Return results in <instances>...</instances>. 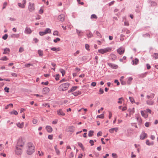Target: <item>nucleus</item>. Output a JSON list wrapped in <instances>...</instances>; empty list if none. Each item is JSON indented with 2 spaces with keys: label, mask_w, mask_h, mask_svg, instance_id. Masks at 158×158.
Returning a JSON list of instances; mask_svg holds the SVG:
<instances>
[{
  "label": "nucleus",
  "mask_w": 158,
  "mask_h": 158,
  "mask_svg": "<svg viewBox=\"0 0 158 158\" xmlns=\"http://www.w3.org/2000/svg\"><path fill=\"white\" fill-rule=\"evenodd\" d=\"M146 144L149 146L152 145H153V143H151L149 142V140H147L146 141Z\"/></svg>",
  "instance_id": "58836bf2"
},
{
  "label": "nucleus",
  "mask_w": 158,
  "mask_h": 158,
  "mask_svg": "<svg viewBox=\"0 0 158 158\" xmlns=\"http://www.w3.org/2000/svg\"><path fill=\"white\" fill-rule=\"evenodd\" d=\"M35 148L33 143L31 142H29L27 143L26 153L29 155H31L33 154L35 152Z\"/></svg>",
  "instance_id": "f257e3e1"
},
{
  "label": "nucleus",
  "mask_w": 158,
  "mask_h": 158,
  "mask_svg": "<svg viewBox=\"0 0 158 158\" xmlns=\"http://www.w3.org/2000/svg\"><path fill=\"white\" fill-rule=\"evenodd\" d=\"M96 118H104V115L103 114H102L100 115H98L97 116Z\"/></svg>",
  "instance_id": "c03bdc74"
},
{
  "label": "nucleus",
  "mask_w": 158,
  "mask_h": 158,
  "mask_svg": "<svg viewBox=\"0 0 158 158\" xmlns=\"http://www.w3.org/2000/svg\"><path fill=\"white\" fill-rule=\"evenodd\" d=\"M128 111L130 113V114H132L134 112V108H132V109H129L128 110Z\"/></svg>",
  "instance_id": "4c0bfd02"
},
{
  "label": "nucleus",
  "mask_w": 158,
  "mask_h": 158,
  "mask_svg": "<svg viewBox=\"0 0 158 158\" xmlns=\"http://www.w3.org/2000/svg\"><path fill=\"white\" fill-rule=\"evenodd\" d=\"M60 72L62 73V76H64L65 74V70H64L63 69H60L59 70Z\"/></svg>",
  "instance_id": "72a5a7b5"
},
{
  "label": "nucleus",
  "mask_w": 158,
  "mask_h": 158,
  "mask_svg": "<svg viewBox=\"0 0 158 158\" xmlns=\"http://www.w3.org/2000/svg\"><path fill=\"white\" fill-rule=\"evenodd\" d=\"M65 18L64 15V14H61L59 15L58 17V19L60 21L63 22L64 21Z\"/></svg>",
  "instance_id": "9d476101"
},
{
  "label": "nucleus",
  "mask_w": 158,
  "mask_h": 158,
  "mask_svg": "<svg viewBox=\"0 0 158 158\" xmlns=\"http://www.w3.org/2000/svg\"><path fill=\"white\" fill-rule=\"evenodd\" d=\"M94 131H93L90 130L89 131L88 136L89 137L92 136L93 135Z\"/></svg>",
  "instance_id": "473e14b6"
},
{
  "label": "nucleus",
  "mask_w": 158,
  "mask_h": 158,
  "mask_svg": "<svg viewBox=\"0 0 158 158\" xmlns=\"http://www.w3.org/2000/svg\"><path fill=\"white\" fill-rule=\"evenodd\" d=\"M46 34V33L44 31H40L39 32V34L41 36H43Z\"/></svg>",
  "instance_id": "3c124183"
},
{
  "label": "nucleus",
  "mask_w": 158,
  "mask_h": 158,
  "mask_svg": "<svg viewBox=\"0 0 158 158\" xmlns=\"http://www.w3.org/2000/svg\"><path fill=\"white\" fill-rule=\"evenodd\" d=\"M25 66L26 67H29L30 66H33V64L30 63H28L25 64Z\"/></svg>",
  "instance_id": "5fc2aeb1"
},
{
  "label": "nucleus",
  "mask_w": 158,
  "mask_h": 158,
  "mask_svg": "<svg viewBox=\"0 0 158 158\" xmlns=\"http://www.w3.org/2000/svg\"><path fill=\"white\" fill-rule=\"evenodd\" d=\"M50 91V89L49 88L46 87L43 88V92L44 94H46L47 93L49 92Z\"/></svg>",
  "instance_id": "ddd939ff"
},
{
  "label": "nucleus",
  "mask_w": 158,
  "mask_h": 158,
  "mask_svg": "<svg viewBox=\"0 0 158 158\" xmlns=\"http://www.w3.org/2000/svg\"><path fill=\"white\" fill-rule=\"evenodd\" d=\"M141 115L144 118H146L147 117V115L146 113L143 111V110H141Z\"/></svg>",
  "instance_id": "2f4dec72"
},
{
  "label": "nucleus",
  "mask_w": 158,
  "mask_h": 158,
  "mask_svg": "<svg viewBox=\"0 0 158 158\" xmlns=\"http://www.w3.org/2000/svg\"><path fill=\"white\" fill-rule=\"evenodd\" d=\"M110 57L112 60H115L117 58L116 56L113 53H111L110 54Z\"/></svg>",
  "instance_id": "6ab92c4d"
},
{
  "label": "nucleus",
  "mask_w": 158,
  "mask_h": 158,
  "mask_svg": "<svg viewBox=\"0 0 158 158\" xmlns=\"http://www.w3.org/2000/svg\"><path fill=\"white\" fill-rule=\"evenodd\" d=\"M89 45H88V44H86L85 45V49L87 50H89Z\"/></svg>",
  "instance_id": "680f3d73"
},
{
  "label": "nucleus",
  "mask_w": 158,
  "mask_h": 158,
  "mask_svg": "<svg viewBox=\"0 0 158 158\" xmlns=\"http://www.w3.org/2000/svg\"><path fill=\"white\" fill-rule=\"evenodd\" d=\"M10 114H15V115H17L18 114V112L15 110H13L10 112Z\"/></svg>",
  "instance_id": "f704fd0d"
},
{
  "label": "nucleus",
  "mask_w": 158,
  "mask_h": 158,
  "mask_svg": "<svg viewBox=\"0 0 158 158\" xmlns=\"http://www.w3.org/2000/svg\"><path fill=\"white\" fill-rule=\"evenodd\" d=\"M147 134L144 132H142L140 136V139H141L143 140L146 137Z\"/></svg>",
  "instance_id": "9b49d317"
},
{
  "label": "nucleus",
  "mask_w": 158,
  "mask_h": 158,
  "mask_svg": "<svg viewBox=\"0 0 158 158\" xmlns=\"http://www.w3.org/2000/svg\"><path fill=\"white\" fill-rule=\"evenodd\" d=\"M112 156L113 158H117V155L115 153H112Z\"/></svg>",
  "instance_id": "052dcab7"
},
{
  "label": "nucleus",
  "mask_w": 158,
  "mask_h": 158,
  "mask_svg": "<svg viewBox=\"0 0 158 158\" xmlns=\"http://www.w3.org/2000/svg\"><path fill=\"white\" fill-rule=\"evenodd\" d=\"M9 88L7 87H6L4 88V90L7 93H9Z\"/></svg>",
  "instance_id": "bf43d9fd"
},
{
  "label": "nucleus",
  "mask_w": 158,
  "mask_h": 158,
  "mask_svg": "<svg viewBox=\"0 0 158 158\" xmlns=\"http://www.w3.org/2000/svg\"><path fill=\"white\" fill-rule=\"evenodd\" d=\"M18 5L20 7L22 8H23L25 7V5L23 4H21L20 3H18Z\"/></svg>",
  "instance_id": "a18cd8bd"
},
{
  "label": "nucleus",
  "mask_w": 158,
  "mask_h": 158,
  "mask_svg": "<svg viewBox=\"0 0 158 158\" xmlns=\"http://www.w3.org/2000/svg\"><path fill=\"white\" fill-rule=\"evenodd\" d=\"M53 35H58V31H54L53 33Z\"/></svg>",
  "instance_id": "6e6d98bb"
},
{
  "label": "nucleus",
  "mask_w": 158,
  "mask_h": 158,
  "mask_svg": "<svg viewBox=\"0 0 158 158\" xmlns=\"http://www.w3.org/2000/svg\"><path fill=\"white\" fill-rule=\"evenodd\" d=\"M49 83V82L48 81H47L45 82H41V84L43 85H48Z\"/></svg>",
  "instance_id": "e2e57ef3"
},
{
  "label": "nucleus",
  "mask_w": 158,
  "mask_h": 158,
  "mask_svg": "<svg viewBox=\"0 0 158 158\" xmlns=\"http://www.w3.org/2000/svg\"><path fill=\"white\" fill-rule=\"evenodd\" d=\"M38 53L40 57L42 56L43 55V51L40 49L38 50Z\"/></svg>",
  "instance_id": "c85d7f7f"
},
{
  "label": "nucleus",
  "mask_w": 158,
  "mask_h": 158,
  "mask_svg": "<svg viewBox=\"0 0 158 158\" xmlns=\"http://www.w3.org/2000/svg\"><path fill=\"white\" fill-rule=\"evenodd\" d=\"M70 84L66 82L60 85L59 87V90L60 91H63L67 90Z\"/></svg>",
  "instance_id": "f03ea898"
},
{
  "label": "nucleus",
  "mask_w": 158,
  "mask_h": 158,
  "mask_svg": "<svg viewBox=\"0 0 158 158\" xmlns=\"http://www.w3.org/2000/svg\"><path fill=\"white\" fill-rule=\"evenodd\" d=\"M24 123L22 122L21 123H16V125L19 128H22L24 126Z\"/></svg>",
  "instance_id": "f3484780"
},
{
  "label": "nucleus",
  "mask_w": 158,
  "mask_h": 158,
  "mask_svg": "<svg viewBox=\"0 0 158 158\" xmlns=\"http://www.w3.org/2000/svg\"><path fill=\"white\" fill-rule=\"evenodd\" d=\"M77 86H73L71 88L70 90L68 91V93H70L71 92H73L77 89Z\"/></svg>",
  "instance_id": "dca6fc26"
},
{
  "label": "nucleus",
  "mask_w": 158,
  "mask_h": 158,
  "mask_svg": "<svg viewBox=\"0 0 158 158\" xmlns=\"http://www.w3.org/2000/svg\"><path fill=\"white\" fill-rule=\"evenodd\" d=\"M76 32L77 34L79 36H81L82 35V33L81 30H78L76 29Z\"/></svg>",
  "instance_id": "c756f323"
},
{
  "label": "nucleus",
  "mask_w": 158,
  "mask_h": 158,
  "mask_svg": "<svg viewBox=\"0 0 158 158\" xmlns=\"http://www.w3.org/2000/svg\"><path fill=\"white\" fill-rule=\"evenodd\" d=\"M10 52V50L9 48H6L4 49V52H3V54H6L8 52Z\"/></svg>",
  "instance_id": "393cba45"
},
{
  "label": "nucleus",
  "mask_w": 158,
  "mask_h": 158,
  "mask_svg": "<svg viewBox=\"0 0 158 158\" xmlns=\"http://www.w3.org/2000/svg\"><path fill=\"white\" fill-rule=\"evenodd\" d=\"M107 65L112 69H116L118 68V65L112 63H107Z\"/></svg>",
  "instance_id": "6e6552de"
},
{
  "label": "nucleus",
  "mask_w": 158,
  "mask_h": 158,
  "mask_svg": "<svg viewBox=\"0 0 158 158\" xmlns=\"http://www.w3.org/2000/svg\"><path fill=\"white\" fill-rule=\"evenodd\" d=\"M8 35L7 34H5L4 35L2 36V38L4 40H6L8 37Z\"/></svg>",
  "instance_id": "603ef678"
},
{
  "label": "nucleus",
  "mask_w": 158,
  "mask_h": 158,
  "mask_svg": "<svg viewBox=\"0 0 158 158\" xmlns=\"http://www.w3.org/2000/svg\"><path fill=\"white\" fill-rule=\"evenodd\" d=\"M51 65L53 67V68H51V69H53L54 71H55V67L56 65V64L54 63H51Z\"/></svg>",
  "instance_id": "de8ad7c7"
},
{
  "label": "nucleus",
  "mask_w": 158,
  "mask_h": 158,
  "mask_svg": "<svg viewBox=\"0 0 158 158\" xmlns=\"http://www.w3.org/2000/svg\"><path fill=\"white\" fill-rule=\"evenodd\" d=\"M60 40V39L59 38L57 37L56 39L53 40V41L54 43H57L58 41H59Z\"/></svg>",
  "instance_id": "09e8293b"
},
{
  "label": "nucleus",
  "mask_w": 158,
  "mask_h": 158,
  "mask_svg": "<svg viewBox=\"0 0 158 158\" xmlns=\"http://www.w3.org/2000/svg\"><path fill=\"white\" fill-rule=\"evenodd\" d=\"M20 36V35L19 34H12L11 35V37L12 38H19Z\"/></svg>",
  "instance_id": "5701e85b"
},
{
  "label": "nucleus",
  "mask_w": 158,
  "mask_h": 158,
  "mask_svg": "<svg viewBox=\"0 0 158 158\" xmlns=\"http://www.w3.org/2000/svg\"><path fill=\"white\" fill-rule=\"evenodd\" d=\"M73 156H74V155H73V152H71L69 155V158H72L73 157Z\"/></svg>",
  "instance_id": "774afa93"
},
{
  "label": "nucleus",
  "mask_w": 158,
  "mask_h": 158,
  "mask_svg": "<svg viewBox=\"0 0 158 158\" xmlns=\"http://www.w3.org/2000/svg\"><path fill=\"white\" fill-rule=\"evenodd\" d=\"M44 31L46 34L48 33H51V30L49 28H46Z\"/></svg>",
  "instance_id": "e433bc0d"
},
{
  "label": "nucleus",
  "mask_w": 158,
  "mask_h": 158,
  "mask_svg": "<svg viewBox=\"0 0 158 158\" xmlns=\"http://www.w3.org/2000/svg\"><path fill=\"white\" fill-rule=\"evenodd\" d=\"M129 99H130V101L132 103H133L134 101V100L133 98L129 97Z\"/></svg>",
  "instance_id": "338daca9"
},
{
  "label": "nucleus",
  "mask_w": 158,
  "mask_h": 158,
  "mask_svg": "<svg viewBox=\"0 0 158 158\" xmlns=\"http://www.w3.org/2000/svg\"><path fill=\"white\" fill-rule=\"evenodd\" d=\"M15 154L18 155H21L23 152L22 149L19 147L17 146H15Z\"/></svg>",
  "instance_id": "39448f33"
},
{
  "label": "nucleus",
  "mask_w": 158,
  "mask_h": 158,
  "mask_svg": "<svg viewBox=\"0 0 158 158\" xmlns=\"http://www.w3.org/2000/svg\"><path fill=\"white\" fill-rule=\"evenodd\" d=\"M8 59L7 57L6 56H4L3 57H2L1 59H0V60H8Z\"/></svg>",
  "instance_id": "79ce46f5"
},
{
  "label": "nucleus",
  "mask_w": 158,
  "mask_h": 158,
  "mask_svg": "<svg viewBox=\"0 0 158 158\" xmlns=\"http://www.w3.org/2000/svg\"><path fill=\"white\" fill-rule=\"evenodd\" d=\"M24 143L23 141L22 138H19L17 141V142L15 146L23 147L24 146Z\"/></svg>",
  "instance_id": "20e7f679"
},
{
  "label": "nucleus",
  "mask_w": 158,
  "mask_h": 158,
  "mask_svg": "<svg viewBox=\"0 0 158 158\" xmlns=\"http://www.w3.org/2000/svg\"><path fill=\"white\" fill-rule=\"evenodd\" d=\"M75 127L73 126H71L69 127L66 130V131L73 133L74 132Z\"/></svg>",
  "instance_id": "1a4fd4ad"
},
{
  "label": "nucleus",
  "mask_w": 158,
  "mask_h": 158,
  "mask_svg": "<svg viewBox=\"0 0 158 158\" xmlns=\"http://www.w3.org/2000/svg\"><path fill=\"white\" fill-rule=\"evenodd\" d=\"M149 3L151 6H155L157 5L156 3L154 1H149Z\"/></svg>",
  "instance_id": "bb28decb"
},
{
  "label": "nucleus",
  "mask_w": 158,
  "mask_h": 158,
  "mask_svg": "<svg viewBox=\"0 0 158 158\" xmlns=\"http://www.w3.org/2000/svg\"><path fill=\"white\" fill-rule=\"evenodd\" d=\"M24 32L27 34H30L31 33V31L30 28L26 27L25 30Z\"/></svg>",
  "instance_id": "2eb2a0df"
},
{
  "label": "nucleus",
  "mask_w": 158,
  "mask_h": 158,
  "mask_svg": "<svg viewBox=\"0 0 158 158\" xmlns=\"http://www.w3.org/2000/svg\"><path fill=\"white\" fill-rule=\"evenodd\" d=\"M57 114L59 115L64 116L65 113L63 112L61 109H60L57 111Z\"/></svg>",
  "instance_id": "f8f14e48"
},
{
  "label": "nucleus",
  "mask_w": 158,
  "mask_h": 158,
  "mask_svg": "<svg viewBox=\"0 0 158 158\" xmlns=\"http://www.w3.org/2000/svg\"><path fill=\"white\" fill-rule=\"evenodd\" d=\"M50 49H51V50H52V51H55L56 52L60 51V48L59 47L57 48H56L55 47L51 48H50Z\"/></svg>",
  "instance_id": "b1692460"
},
{
  "label": "nucleus",
  "mask_w": 158,
  "mask_h": 158,
  "mask_svg": "<svg viewBox=\"0 0 158 158\" xmlns=\"http://www.w3.org/2000/svg\"><path fill=\"white\" fill-rule=\"evenodd\" d=\"M139 61V60L137 58H135V59L132 60L133 64L137 65L138 64Z\"/></svg>",
  "instance_id": "a878e982"
},
{
  "label": "nucleus",
  "mask_w": 158,
  "mask_h": 158,
  "mask_svg": "<svg viewBox=\"0 0 158 158\" xmlns=\"http://www.w3.org/2000/svg\"><path fill=\"white\" fill-rule=\"evenodd\" d=\"M86 31L88 32L89 33L87 34V36L88 38H90L93 36V35L92 33L89 30H86Z\"/></svg>",
  "instance_id": "aec40b11"
},
{
  "label": "nucleus",
  "mask_w": 158,
  "mask_h": 158,
  "mask_svg": "<svg viewBox=\"0 0 158 158\" xmlns=\"http://www.w3.org/2000/svg\"><path fill=\"white\" fill-rule=\"evenodd\" d=\"M45 129L48 133H51L52 131V128L50 126H47L45 127Z\"/></svg>",
  "instance_id": "4468645a"
},
{
  "label": "nucleus",
  "mask_w": 158,
  "mask_h": 158,
  "mask_svg": "<svg viewBox=\"0 0 158 158\" xmlns=\"http://www.w3.org/2000/svg\"><path fill=\"white\" fill-rule=\"evenodd\" d=\"M90 18L91 19H96L98 18V17L96 15L94 14L91 15Z\"/></svg>",
  "instance_id": "a19ab883"
},
{
  "label": "nucleus",
  "mask_w": 158,
  "mask_h": 158,
  "mask_svg": "<svg viewBox=\"0 0 158 158\" xmlns=\"http://www.w3.org/2000/svg\"><path fill=\"white\" fill-rule=\"evenodd\" d=\"M77 144H78V145L82 149H84V148L83 146V144H82V143L80 142H78L77 143Z\"/></svg>",
  "instance_id": "37998d69"
},
{
  "label": "nucleus",
  "mask_w": 158,
  "mask_h": 158,
  "mask_svg": "<svg viewBox=\"0 0 158 158\" xmlns=\"http://www.w3.org/2000/svg\"><path fill=\"white\" fill-rule=\"evenodd\" d=\"M95 59L96 64L97 65L98 63V56H96L95 57Z\"/></svg>",
  "instance_id": "864d4df0"
},
{
  "label": "nucleus",
  "mask_w": 158,
  "mask_h": 158,
  "mask_svg": "<svg viewBox=\"0 0 158 158\" xmlns=\"http://www.w3.org/2000/svg\"><path fill=\"white\" fill-rule=\"evenodd\" d=\"M127 84L128 85H130L131 82L133 80V78L131 77H129L127 78Z\"/></svg>",
  "instance_id": "a211bd4d"
},
{
  "label": "nucleus",
  "mask_w": 158,
  "mask_h": 158,
  "mask_svg": "<svg viewBox=\"0 0 158 158\" xmlns=\"http://www.w3.org/2000/svg\"><path fill=\"white\" fill-rule=\"evenodd\" d=\"M136 119L139 122V123H141L142 122V120L140 117L139 116H136Z\"/></svg>",
  "instance_id": "c9c22d12"
},
{
  "label": "nucleus",
  "mask_w": 158,
  "mask_h": 158,
  "mask_svg": "<svg viewBox=\"0 0 158 158\" xmlns=\"http://www.w3.org/2000/svg\"><path fill=\"white\" fill-rule=\"evenodd\" d=\"M146 102L147 104L148 105H152L154 104L153 101L152 100H148Z\"/></svg>",
  "instance_id": "7c9ffc66"
},
{
  "label": "nucleus",
  "mask_w": 158,
  "mask_h": 158,
  "mask_svg": "<svg viewBox=\"0 0 158 158\" xmlns=\"http://www.w3.org/2000/svg\"><path fill=\"white\" fill-rule=\"evenodd\" d=\"M153 57L155 59H157L158 58V53H154L153 55Z\"/></svg>",
  "instance_id": "ea45409f"
},
{
  "label": "nucleus",
  "mask_w": 158,
  "mask_h": 158,
  "mask_svg": "<svg viewBox=\"0 0 158 158\" xmlns=\"http://www.w3.org/2000/svg\"><path fill=\"white\" fill-rule=\"evenodd\" d=\"M81 94V93L80 91H76L74 93H72V94L73 95L75 96H77L78 95H80Z\"/></svg>",
  "instance_id": "4be33fe9"
},
{
  "label": "nucleus",
  "mask_w": 158,
  "mask_h": 158,
  "mask_svg": "<svg viewBox=\"0 0 158 158\" xmlns=\"http://www.w3.org/2000/svg\"><path fill=\"white\" fill-rule=\"evenodd\" d=\"M115 129L116 130V132H117V131L118 130V129L117 127L109 129V131L110 133H112L114 132Z\"/></svg>",
  "instance_id": "cd10ccee"
},
{
  "label": "nucleus",
  "mask_w": 158,
  "mask_h": 158,
  "mask_svg": "<svg viewBox=\"0 0 158 158\" xmlns=\"http://www.w3.org/2000/svg\"><path fill=\"white\" fill-rule=\"evenodd\" d=\"M59 74H56L55 76V79L56 81H58L59 79Z\"/></svg>",
  "instance_id": "0e129e2a"
},
{
  "label": "nucleus",
  "mask_w": 158,
  "mask_h": 158,
  "mask_svg": "<svg viewBox=\"0 0 158 158\" xmlns=\"http://www.w3.org/2000/svg\"><path fill=\"white\" fill-rule=\"evenodd\" d=\"M147 73V72H146L143 73H142L139 74V77L141 78H143L146 76Z\"/></svg>",
  "instance_id": "412c9836"
},
{
  "label": "nucleus",
  "mask_w": 158,
  "mask_h": 158,
  "mask_svg": "<svg viewBox=\"0 0 158 158\" xmlns=\"http://www.w3.org/2000/svg\"><path fill=\"white\" fill-rule=\"evenodd\" d=\"M28 9L30 12H31L35 10V5L34 3H32L31 2L29 3Z\"/></svg>",
  "instance_id": "423d86ee"
},
{
  "label": "nucleus",
  "mask_w": 158,
  "mask_h": 158,
  "mask_svg": "<svg viewBox=\"0 0 158 158\" xmlns=\"http://www.w3.org/2000/svg\"><path fill=\"white\" fill-rule=\"evenodd\" d=\"M111 50V48L108 47L103 49H99L98 50V52L102 54H103L108 52L110 51Z\"/></svg>",
  "instance_id": "7ed1b4c3"
},
{
  "label": "nucleus",
  "mask_w": 158,
  "mask_h": 158,
  "mask_svg": "<svg viewBox=\"0 0 158 158\" xmlns=\"http://www.w3.org/2000/svg\"><path fill=\"white\" fill-rule=\"evenodd\" d=\"M117 51L119 55H122L125 52V48L123 47H121L117 49Z\"/></svg>",
  "instance_id": "0eeeda50"
},
{
  "label": "nucleus",
  "mask_w": 158,
  "mask_h": 158,
  "mask_svg": "<svg viewBox=\"0 0 158 158\" xmlns=\"http://www.w3.org/2000/svg\"><path fill=\"white\" fill-rule=\"evenodd\" d=\"M96 34L98 37H101V35L98 31H96Z\"/></svg>",
  "instance_id": "13d9d810"
},
{
  "label": "nucleus",
  "mask_w": 158,
  "mask_h": 158,
  "mask_svg": "<svg viewBox=\"0 0 158 158\" xmlns=\"http://www.w3.org/2000/svg\"><path fill=\"white\" fill-rule=\"evenodd\" d=\"M99 94H101L103 93L104 91L103 89L101 88L99 89Z\"/></svg>",
  "instance_id": "8fccbe9b"
},
{
  "label": "nucleus",
  "mask_w": 158,
  "mask_h": 158,
  "mask_svg": "<svg viewBox=\"0 0 158 158\" xmlns=\"http://www.w3.org/2000/svg\"><path fill=\"white\" fill-rule=\"evenodd\" d=\"M125 35L123 34H121L120 35V40L121 41H123L124 40V37Z\"/></svg>",
  "instance_id": "49530a36"
},
{
  "label": "nucleus",
  "mask_w": 158,
  "mask_h": 158,
  "mask_svg": "<svg viewBox=\"0 0 158 158\" xmlns=\"http://www.w3.org/2000/svg\"><path fill=\"white\" fill-rule=\"evenodd\" d=\"M114 82L117 84V85H118L120 84V83L118 80H115Z\"/></svg>",
  "instance_id": "69168bd1"
},
{
  "label": "nucleus",
  "mask_w": 158,
  "mask_h": 158,
  "mask_svg": "<svg viewBox=\"0 0 158 158\" xmlns=\"http://www.w3.org/2000/svg\"><path fill=\"white\" fill-rule=\"evenodd\" d=\"M7 3L6 2H5L3 4V6L2 7V9H4L6 6H7Z\"/></svg>",
  "instance_id": "4d7b16f0"
}]
</instances>
